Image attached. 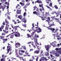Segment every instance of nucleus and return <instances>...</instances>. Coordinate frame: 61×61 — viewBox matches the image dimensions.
<instances>
[{
	"instance_id": "26",
	"label": "nucleus",
	"mask_w": 61,
	"mask_h": 61,
	"mask_svg": "<svg viewBox=\"0 0 61 61\" xmlns=\"http://www.w3.org/2000/svg\"><path fill=\"white\" fill-rule=\"evenodd\" d=\"M34 41L35 44H36V43H37V39H36Z\"/></svg>"
},
{
	"instance_id": "16",
	"label": "nucleus",
	"mask_w": 61,
	"mask_h": 61,
	"mask_svg": "<svg viewBox=\"0 0 61 61\" xmlns=\"http://www.w3.org/2000/svg\"><path fill=\"white\" fill-rule=\"evenodd\" d=\"M58 54L59 53H58V52H57L56 53H55V54L56 55V56H59L60 55Z\"/></svg>"
},
{
	"instance_id": "3",
	"label": "nucleus",
	"mask_w": 61,
	"mask_h": 61,
	"mask_svg": "<svg viewBox=\"0 0 61 61\" xmlns=\"http://www.w3.org/2000/svg\"><path fill=\"white\" fill-rule=\"evenodd\" d=\"M46 21L48 22V23H50V22H52V20L50 21V18L49 17H47V20H46Z\"/></svg>"
},
{
	"instance_id": "54",
	"label": "nucleus",
	"mask_w": 61,
	"mask_h": 61,
	"mask_svg": "<svg viewBox=\"0 0 61 61\" xmlns=\"http://www.w3.org/2000/svg\"><path fill=\"white\" fill-rule=\"evenodd\" d=\"M36 46H37V45H39V43H38V42H37L36 43Z\"/></svg>"
},
{
	"instance_id": "43",
	"label": "nucleus",
	"mask_w": 61,
	"mask_h": 61,
	"mask_svg": "<svg viewBox=\"0 0 61 61\" xmlns=\"http://www.w3.org/2000/svg\"><path fill=\"white\" fill-rule=\"evenodd\" d=\"M35 31L33 32L32 33H31V35H34L35 34Z\"/></svg>"
},
{
	"instance_id": "56",
	"label": "nucleus",
	"mask_w": 61,
	"mask_h": 61,
	"mask_svg": "<svg viewBox=\"0 0 61 61\" xmlns=\"http://www.w3.org/2000/svg\"><path fill=\"white\" fill-rule=\"evenodd\" d=\"M27 7L26 6V5H25L24 7H23V8L24 9H25V8H26Z\"/></svg>"
},
{
	"instance_id": "49",
	"label": "nucleus",
	"mask_w": 61,
	"mask_h": 61,
	"mask_svg": "<svg viewBox=\"0 0 61 61\" xmlns=\"http://www.w3.org/2000/svg\"><path fill=\"white\" fill-rule=\"evenodd\" d=\"M57 31V30H56L55 31H54V33H55V34H56V32Z\"/></svg>"
},
{
	"instance_id": "31",
	"label": "nucleus",
	"mask_w": 61,
	"mask_h": 61,
	"mask_svg": "<svg viewBox=\"0 0 61 61\" xmlns=\"http://www.w3.org/2000/svg\"><path fill=\"white\" fill-rule=\"evenodd\" d=\"M4 27V25H3L0 28H1V29H3Z\"/></svg>"
},
{
	"instance_id": "15",
	"label": "nucleus",
	"mask_w": 61,
	"mask_h": 61,
	"mask_svg": "<svg viewBox=\"0 0 61 61\" xmlns=\"http://www.w3.org/2000/svg\"><path fill=\"white\" fill-rule=\"evenodd\" d=\"M48 52H46V53H45V55L46 56H49V52H48Z\"/></svg>"
},
{
	"instance_id": "20",
	"label": "nucleus",
	"mask_w": 61,
	"mask_h": 61,
	"mask_svg": "<svg viewBox=\"0 0 61 61\" xmlns=\"http://www.w3.org/2000/svg\"><path fill=\"white\" fill-rule=\"evenodd\" d=\"M7 48L10 49V50H12V49H11V47L10 46H7Z\"/></svg>"
},
{
	"instance_id": "37",
	"label": "nucleus",
	"mask_w": 61,
	"mask_h": 61,
	"mask_svg": "<svg viewBox=\"0 0 61 61\" xmlns=\"http://www.w3.org/2000/svg\"><path fill=\"white\" fill-rule=\"evenodd\" d=\"M48 25H50V26H49V27H51V26H53V24H51V25H50V24H49V23L48 24Z\"/></svg>"
},
{
	"instance_id": "10",
	"label": "nucleus",
	"mask_w": 61,
	"mask_h": 61,
	"mask_svg": "<svg viewBox=\"0 0 61 61\" xmlns=\"http://www.w3.org/2000/svg\"><path fill=\"white\" fill-rule=\"evenodd\" d=\"M27 36H28L27 37L28 38H29V37H30V38H31V37H32L33 36V35H32L30 36L28 34H27Z\"/></svg>"
},
{
	"instance_id": "2",
	"label": "nucleus",
	"mask_w": 61,
	"mask_h": 61,
	"mask_svg": "<svg viewBox=\"0 0 61 61\" xmlns=\"http://www.w3.org/2000/svg\"><path fill=\"white\" fill-rule=\"evenodd\" d=\"M15 33L16 34H15V36L16 37H20V33L17 32L15 31Z\"/></svg>"
},
{
	"instance_id": "18",
	"label": "nucleus",
	"mask_w": 61,
	"mask_h": 61,
	"mask_svg": "<svg viewBox=\"0 0 61 61\" xmlns=\"http://www.w3.org/2000/svg\"><path fill=\"white\" fill-rule=\"evenodd\" d=\"M11 50L10 49H7V52L6 53V54H8L9 52V51H10V50Z\"/></svg>"
},
{
	"instance_id": "8",
	"label": "nucleus",
	"mask_w": 61,
	"mask_h": 61,
	"mask_svg": "<svg viewBox=\"0 0 61 61\" xmlns=\"http://www.w3.org/2000/svg\"><path fill=\"white\" fill-rule=\"evenodd\" d=\"M55 13L56 15V17H58L59 16V15H60L59 14L60 13V12H56V11H55Z\"/></svg>"
},
{
	"instance_id": "45",
	"label": "nucleus",
	"mask_w": 61,
	"mask_h": 61,
	"mask_svg": "<svg viewBox=\"0 0 61 61\" xmlns=\"http://www.w3.org/2000/svg\"><path fill=\"white\" fill-rule=\"evenodd\" d=\"M53 36L54 37V39H55V38H55V37H56V36H55V34H53Z\"/></svg>"
},
{
	"instance_id": "30",
	"label": "nucleus",
	"mask_w": 61,
	"mask_h": 61,
	"mask_svg": "<svg viewBox=\"0 0 61 61\" xmlns=\"http://www.w3.org/2000/svg\"><path fill=\"white\" fill-rule=\"evenodd\" d=\"M9 39V38L8 39H7V38H6L5 39H3V41H7V39Z\"/></svg>"
},
{
	"instance_id": "33",
	"label": "nucleus",
	"mask_w": 61,
	"mask_h": 61,
	"mask_svg": "<svg viewBox=\"0 0 61 61\" xmlns=\"http://www.w3.org/2000/svg\"><path fill=\"white\" fill-rule=\"evenodd\" d=\"M5 22L6 24H9V23L8 22V21L6 19H5Z\"/></svg>"
},
{
	"instance_id": "42",
	"label": "nucleus",
	"mask_w": 61,
	"mask_h": 61,
	"mask_svg": "<svg viewBox=\"0 0 61 61\" xmlns=\"http://www.w3.org/2000/svg\"><path fill=\"white\" fill-rule=\"evenodd\" d=\"M41 18L42 20H45V18L43 17H41Z\"/></svg>"
},
{
	"instance_id": "22",
	"label": "nucleus",
	"mask_w": 61,
	"mask_h": 61,
	"mask_svg": "<svg viewBox=\"0 0 61 61\" xmlns=\"http://www.w3.org/2000/svg\"><path fill=\"white\" fill-rule=\"evenodd\" d=\"M14 35H12L10 36V38H13L14 36Z\"/></svg>"
},
{
	"instance_id": "46",
	"label": "nucleus",
	"mask_w": 61,
	"mask_h": 61,
	"mask_svg": "<svg viewBox=\"0 0 61 61\" xmlns=\"http://www.w3.org/2000/svg\"><path fill=\"white\" fill-rule=\"evenodd\" d=\"M22 26H24V27H26V25L25 24H23L22 25Z\"/></svg>"
},
{
	"instance_id": "44",
	"label": "nucleus",
	"mask_w": 61,
	"mask_h": 61,
	"mask_svg": "<svg viewBox=\"0 0 61 61\" xmlns=\"http://www.w3.org/2000/svg\"><path fill=\"white\" fill-rule=\"evenodd\" d=\"M19 58L20 59H21L22 60V59L24 58H23V57H20Z\"/></svg>"
},
{
	"instance_id": "7",
	"label": "nucleus",
	"mask_w": 61,
	"mask_h": 61,
	"mask_svg": "<svg viewBox=\"0 0 61 61\" xmlns=\"http://www.w3.org/2000/svg\"><path fill=\"white\" fill-rule=\"evenodd\" d=\"M16 13L17 14H21V10H17Z\"/></svg>"
},
{
	"instance_id": "4",
	"label": "nucleus",
	"mask_w": 61,
	"mask_h": 61,
	"mask_svg": "<svg viewBox=\"0 0 61 61\" xmlns=\"http://www.w3.org/2000/svg\"><path fill=\"white\" fill-rule=\"evenodd\" d=\"M45 48L46 49V50L49 52V45H48L47 46H45Z\"/></svg>"
},
{
	"instance_id": "5",
	"label": "nucleus",
	"mask_w": 61,
	"mask_h": 61,
	"mask_svg": "<svg viewBox=\"0 0 61 61\" xmlns=\"http://www.w3.org/2000/svg\"><path fill=\"white\" fill-rule=\"evenodd\" d=\"M41 30L40 28H38L36 30H35V31H36L38 33H39L41 32Z\"/></svg>"
},
{
	"instance_id": "29",
	"label": "nucleus",
	"mask_w": 61,
	"mask_h": 61,
	"mask_svg": "<svg viewBox=\"0 0 61 61\" xmlns=\"http://www.w3.org/2000/svg\"><path fill=\"white\" fill-rule=\"evenodd\" d=\"M61 48H56L55 49V50H61Z\"/></svg>"
},
{
	"instance_id": "48",
	"label": "nucleus",
	"mask_w": 61,
	"mask_h": 61,
	"mask_svg": "<svg viewBox=\"0 0 61 61\" xmlns=\"http://www.w3.org/2000/svg\"><path fill=\"white\" fill-rule=\"evenodd\" d=\"M2 59L4 61H5V58L4 57H2Z\"/></svg>"
},
{
	"instance_id": "24",
	"label": "nucleus",
	"mask_w": 61,
	"mask_h": 61,
	"mask_svg": "<svg viewBox=\"0 0 61 61\" xmlns=\"http://www.w3.org/2000/svg\"><path fill=\"white\" fill-rule=\"evenodd\" d=\"M57 52L58 54H60V55L61 54V50L58 51H57Z\"/></svg>"
},
{
	"instance_id": "9",
	"label": "nucleus",
	"mask_w": 61,
	"mask_h": 61,
	"mask_svg": "<svg viewBox=\"0 0 61 61\" xmlns=\"http://www.w3.org/2000/svg\"><path fill=\"white\" fill-rule=\"evenodd\" d=\"M22 20L23 22H24V23H25L26 22V19L25 17H24L23 19H22V20Z\"/></svg>"
},
{
	"instance_id": "13",
	"label": "nucleus",
	"mask_w": 61,
	"mask_h": 61,
	"mask_svg": "<svg viewBox=\"0 0 61 61\" xmlns=\"http://www.w3.org/2000/svg\"><path fill=\"white\" fill-rule=\"evenodd\" d=\"M19 54L20 55V56H22V55H23V54H22V52H21L20 50H19Z\"/></svg>"
},
{
	"instance_id": "11",
	"label": "nucleus",
	"mask_w": 61,
	"mask_h": 61,
	"mask_svg": "<svg viewBox=\"0 0 61 61\" xmlns=\"http://www.w3.org/2000/svg\"><path fill=\"white\" fill-rule=\"evenodd\" d=\"M39 51L37 50L34 51V54H39Z\"/></svg>"
},
{
	"instance_id": "59",
	"label": "nucleus",
	"mask_w": 61,
	"mask_h": 61,
	"mask_svg": "<svg viewBox=\"0 0 61 61\" xmlns=\"http://www.w3.org/2000/svg\"><path fill=\"white\" fill-rule=\"evenodd\" d=\"M10 35H11V34H10L8 35L6 37H9V36H10Z\"/></svg>"
},
{
	"instance_id": "53",
	"label": "nucleus",
	"mask_w": 61,
	"mask_h": 61,
	"mask_svg": "<svg viewBox=\"0 0 61 61\" xmlns=\"http://www.w3.org/2000/svg\"><path fill=\"white\" fill-rule=\"evenodd\" d=\"M7 16L8 17V19H10V16L8 15Z\"/></svg>"
},
{
	"instance_id": "57",
	"label": "nucleus",
	"mask_w": 61,
	"mask_h": 61,
	"mask_svg": "<svg viewBox=\"0 0 61 61\" xmlns=\"http://www.w3.org/2000/svg\"><path fill=\"white\" fill-rule=\"evenodd\" d=\"M30 0H26V2H28Z\"/></svg>"
},
{
	"instance_id": "40",
	"label": "nucleus",
	"mask_w": 61,
	"mask_h": 61,
	"mask_svg": "<svg viewBox=\"0 0 61 61\" xmlns=\"http://www.w3.org/2000/svg\"><path fill=\"white\" fill-rule=\"evenodd\" d=\"M19 18V19H21V17H20V15L18 16V17H17V18Z\"/></svg>"
},
{
	"instance_id": "1",
	"label": "nucleus",
	"mask_w": 61,
	"mask_h": 61,
	"mask_svg": "<svg viewBox=\"0 0 61 61\" xmlns=\"http://www.w3.org/2000/svg\"><path fill=\"white\" fill-rule=\"evenodd\" d=\"M36 11H34L33 12V14L35 15H39V9H38V8L36 10Z\"/></svg>"
},
{
	"instance_id": "64",
	"label": "nucleus",
	"mask_w": 61,
	"mask_h": 61,
	"mask_svg": "<svg viewBox=\"0 0 61 61\" xmlns=\"http://www.w3.org/2000/svg\"><path fill=\"white\" fill-rule=\"evenodd\" d=\"M0 61H4V60H3L2 58L1 59Z\"/></svg>"
},
{
	"instance_id": "21",
	"label": "nucleus",
	"mask_w": 61,
	"mask_h": 61,
	"mask_svg": "<svg viewBox=\"0 0 61 61\" xmlns=\"http://www.w3.org/2000/svg\"><path fill=\"white\" fill-rule=\"evenodd\" d=\"M34 37H36V38H38L39 37V36H38V35H37L36 34H35Z\"/></svg>"
},
{
	"instance_id": "38",
	"label": "nucleus",
	"mask_w": 61,
	"mask_h": 61,
	"mask_svg": "<svg viewBox=\"0 0 61 61\" xmlns=\"http://www.w3.org/2000/svg\"><path fill=\"white\" fill-rule=\"evenodd\" d=\"M55 20H56V21H57L58 22L59 21V20L58 19H57L56 18H55Z\"/></svg>"
},
{
	"instance_id": "32",
	"label": "nucleus",
	"mask_w": 61,
	"mask_h": 61,
	"mask_svg": "<svg viewBox=\"0 0 61 61\" xmlns=\"http://www.w3.org/2000/svg\"><path fill=\"white\" fill-rule=\"evenodd\" d=\"M46 1V2L47 3H48V4L49 3V1H51V0H47Z\"/></svg>"
},
{
	"instance_id": "61",
	"label": "nucleus",
	"mask_w": 61,
	"mask_h": 61,
	"mask_svg": "<svg viewBox=\"0 0 61 61\" xmlns=\"http://www.w3.org/2000/svg\"><path fill=\"white\" fill-rule=\"evenodd\" d=\"M5 22H4L3 23V25H5Z\"/></svg>"
},
{
	"instance_id": "51",
	"label": "nucleus",
	"mask_w": 61,
	"mask_h": 61,
	"mask_svg": "<svg viewBox=\"0 0 61 61\" xmlns=\"http://www.w3.org/2000/svg\"><path fill=\"white\" fill-rule=\"evenodd\" d=\"M25 54H26V55H28V53H27V51H26L25 52Z\"/></svg>"
},
{
	"instance_id": "14",
	"label": "nucleus",
	"mask_w": 61,
	"mask_h": 61,
	"mask_svg": "<svg viewBox=\"0 0 61 61\" xmlns=\"http://www.w3.org/2000/svg\"><path fill=\"white\" fill-rule=\"evenodd\" d=\"M36 46H37V48L38 49V50H40V48H41L40 46H38L37 45Z\"/></svg>"
},
{
	"instance_id": "62",
	"label": "nucleus",
	"mask_w": 61,
	"mask_h": 61,
	"mask_svg": "<svg viewBox=\"0 0 61 61\" xmlns=\"http://www.w3.org/2000/svg\"><path fill=\"white\" fill-rule=\"evenodd\" d=\"M33 61V60H31V59L29 61Z\"/></svg>"
},
{
	"instance_id": "27",
	"label": "nucleus",
	"mask_w": 61,
	"mask_h": 61,
	"mask_svg": "<svg viewBox=\"0 0 61 61\" xmlns=\"http://www.w3.org/2000/svg\"><path fill=\"white\" fill-rule=\"evenodd\" d=\"M33 8H34V9H33L34 11H35V10H36V9H37L38 8H37V7L36 6H35V7H34Z\"/></svg>"
},
{
	"instance_id": "39",
	"label": "nucleus",
	"mask_w": 61,
	"mask_h": 61,
	"mask_svg": "<svg viewBox=\"0 0 61 61\" xmlns=\"http://www.w3.org/2000/svg\"><path fill=\"white\" fill-rule=\"evenodd\" d=\"M0 1L1 2H5L6 1V0H0Z\"/></svg>"
},
{
	"instance_id": "25",
	"label": "nucleus",
	"mask_w": 61,
	"mask_h": 61,
	"mask_svg": "<svg viewBox=\"0 0 61 61\" xmlns=\"http://www.w3.org/2000/svg\"><path fill=\"white\" fill-rule=\"evenodd\" d=\"M20 4L22 6H24V5H25V4H24V3H22V2H21L20 3Z\"/></svg>"
},
{
	"instance_id": "60",
	"label": "nucleus",
	"mask_w": 61,
	"mask_h": 61,
	"mask_svg": "<svg viewBox=\"0 0 61 61\" xmlns=\"http://www.w3.org/2000/svg\"><path fill=\"white\" fill-rule=\"evenodd\" d=\"M47 28H48V29H49V30H50V28H51V27L49 28V27H47Z\"/></svg>"
},
{
	"instance_id": "35",
	"label": "nucleus",
	"mask_w": 61,
	"mask_h": 61,
	"mask_svg": "<svg viewBox=\"0 0 61 61\" xmlns=\"http://www.w3.org/2000/svg\"><path fill=\"white\" fill-rule=\"evenodd\" d=\"M8 27H7V26H6L5 28V30H8Z\"/></svg>"
},
{
	"instance_id": "52",
	"label": "nucleus",
	"mask_w": 61,
	"mask_h": 61,
	"mask_svg": "<svg viewBox=\"0 0 61 61\" xmlns=\"http://www.w3.org/2000/svg\"><path fill=\"white\" fill-rule=\"evenodd\" d=\"M46 15H49V14H48V13L47 12H46Z\"/></svg>"
},
{
	"instance_id": "58",
	"label": "nucleus",
	"mask_w": 61,
	"mask_h": 61,
	"mask_svg": "<svg viewBox=\"0 0 61 61\" xmlns=\"http://www.w3.org/2000/svg\"><path fill=\"white\" fill-rule=\"evenodd\" d=\"M57 39L58 40H60L61 38H57Z\"/></svg>"
},
{
	"instance_id": "47",
	"label": "nucleus",
	"mask_w": 61,
	"mask_h": 61,
	"mask_svg": "<svg viewBox=\"0 0 61 61\" xmlns=\"http://www.w3.org/2000/svg\"><path fill=\"white\" fill-rule=\"evenodd\" d=\"M20 50V51L21 52H23V53H24L25 52V51L21 50Z\"/></svg>"
},
{
	"instance_id": "6",
	"label": "nucleus",
	"mask_w": 61,
	"mask_h": 61,
	"mask_svg": "<svg viewBox=\"0 0 61 61\" xmlns=\"http://www.w3.org/2000/svg\"><path fill=\"white\" fill-rule=\"evenodd\" d=\"M39 3H39H40V4H42V1H41L40 0H38L36 1L34 3L36 4V3Z\"/></svg>"
},
{
	"instance_id": "50",
	"label": "nucleus",
	"mask_w": 61,
	"mask_h": 61,
	"mask_svg": "<svg viewBox=\"0 0 61 61\" xmlns=\"http://www.w3.org/2000/svg\"><path fill=\"white\" fill-rule=\"evenodd\" d=\"M9 23H8L7 24H6V26H8V27H9V25H8V24H9Z\"/></svg>"
},
{
	"instance_id": "23",
	"label": "nucleus",
	"mask_w": 61,
	"mask_h": 61,
	"mask_svg": "<svg viewBox=\"0 0 61 61\" xmlns=\"http://www.w3.org/2000/svg\"><path fill=\"white\" fill-rule=\"evenodd\" d=\"M18 27V26H15L14 27V29H15V31H16V30H17V28Z\"/></svg>"
},
{
	"instance_id": "55",
	"label": "nucleus",
	"mask_w": 61,
	"mask_h": 61,
	"mask_svg": "<svg viewBox=\"0 0 61 61\" xmlns=\"http://www.w3.org/2000/svg\"><path fill=\"white\" fill-rule=\"evenodd\" d=\"M38 57H37L36 59V61H37L38 60Z\"/></svg>"
},
{
	"instance_id": "41",
	"label": "nucleus",
	"mask_w": 61,
	"mask_h": 61,
	"mask_svg": "<svg viewBox=\"0 0 61 61\" xmlns=\"http://www.w3.org/2000/svg\"><path fill=\"white\" fill-rule=\"evenodd\" d=\"M26 15V13L25 12H24L23 14L24 16H25Z\"/></svg>"
},
{
	"instance_id": "28",
	"label": "nucleus",
	"mask_w": 61,
	"mask_h": 61,
	"mask_svg": "<svg viewBox=\"0 0 61 61\" xmlns=\"http://www.w3.org/2000/svg\"><path fill=\"white\" fill-rule=\"evenodd\" d=\"M54 7L56 9H58V7L56 5H55L54 6Z\"/></svg>"
},
{
	"instance_id": "34",
	"label": "nucleus",
	"mask_w": 61,
	"mask_h": 61,
	"mask_svg": "<svg viewBox=\"0 0 61 61\" xmlns=\"http://www.w3.org/2000/svg\"><path fill=\"white\" fill-rule=\"evenodd\" d=\"M46 6L48 8V9H50L51 10V8H50V7L49 6H47V5Z\"/></svg>"
},
{
	"instance_id": "63",
	"label": "nucleus",
	"mask_w": 61,
	"mask_h": 61,
	"mask_svg": "<svg viewBox=\"0 0 61 61\" xmlns=\"http://www.w3.org/2000/svg\"><path fill=\"white\" fill-rule=\"evenodd\" d=\"M60 28L61 30H59V31H60V32H61V26L60 27Z\"/></svg>"
},
{
	"instance_id": "12",
	"label": "nucleus",
	"mask_w": 61,
	"mask_h": 61,
	"mask_svg": "<svg viewBox=\"0 0 61 61\" xmlns=\"http://www.w3.org/2000/svg\"><path fill=\"white\" fill-rule=\"evenodd\" d=\"M4 38H5V36H4V35H3L2 36L1 35V36L0 37V39H3Z\"/></svg>"
},
{
	"instance_id": "36",
	"label": "nucleus",
	"mask_w": 61,
	"mask_h": 61,
	"mask_svg": "<svg viewBox=\"0 0 61 61\" xmlns=\"http://www.w3.org/2000/svg\"><path fill=\"white\" fill-rule=\"evenodd\" d=\"M49 5L50 6H51V7L52 6V3H51L49 4Z\"/></svg>"
},
{
	"instance_id": "17",
	"label": "nucleus",
	"mask_w": 61,
	"mask_h": 61,
	"mask_svg": "<svg viewBox=\"0 0 61 61\" xmlns=\"http://www.w3.org/2000/svg\"><path fill=\"white\" fill-rule=\"evenodd\" d=\"M50 30H51V31H52V32H53V31L55 30V29L54 28H50Z\"/></svg>"
},
{
	"instance_id": "19",
	"label": "nucleus",
	"mask_w": 61,
	"mask_h": 61,
	"mask_svg": "<svg viewBox=\"0 0 61 61\" xmlns=\"http://www.w3.org/2000/svg\"><path fill=\"white\" fill-rule=\"evenodd\" d=\"M20 46V44L19 43V42H18L17 43L15 44V46Z\"/></svg>"
}]
</instances>
